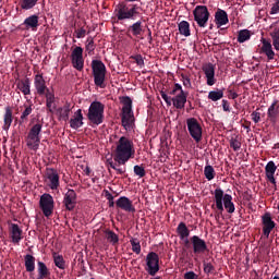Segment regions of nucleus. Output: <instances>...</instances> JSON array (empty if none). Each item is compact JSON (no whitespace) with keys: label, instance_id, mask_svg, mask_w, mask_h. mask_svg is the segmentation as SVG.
Returning a JSON list of instances; mask_svg holds the SVG:
<instances>
[{"label":"nucleus","instance_id":"5","mask_svg":"<svg viewBox=\"0 0 279 279\" xmlns=\"http://www.w3.org/2000/svg\"><path fill=\"white\" fill-rule=\"evenodd\" d=\"M92 73L95 86H98V88H106V73H108V70L101 60L94 59L92 61Z\"/></svg>","mask_w":279,"mask_h":279},{"label":"nucleus","instance_id":"52","mask_svg":"<svg viewBox=\"0 0 279 279\" xmlns=\"http://www.w3.org/2000/svg\"><path fill=\"white\" fill-rule=\"evenodd\" d=\"M178 90L182 93V90L184 89H182V85H180L179 83H175L173 88L168 92V95H177Z\"/></svg>","mask_w":279,"mask_h":279},{"label":"nucleus","instance_id":"44","mask_svg":"<svg viewBox=\"0 0 279 279\" xmlns=\"http://www.w3.org/2000/svg\"><path fill=\"white\" fill-rule=\"evenodd\" d=\"M277 169L276 162L269 161L265 167V173L266 175H276Z\"/></svg>","mask_w":279,"mask_h":279},{"label":"nucleus","instance_id":"64","mask_svg":"<svg viewBox=\"0 0 279 279\" xmlns=\"http://www.w3.org/2000/svg\"><path fill=\"white\" fill-rule=\"evenodd\" d=\"M239 97V94L235 92L231 93V99H236Z\"/></svg>","mask_w":279,"mask_h":279},{"label":"nucleus","instance_id":"11","mask_svg":"<svg viewBox=\"0 0 279 279\" xmlns=\"http://www.w3.org/2000/svg\"><path fill=\"white\" fill-rule=\"evenodd\" d=\"M72 65L76 71H84V49L76 46L71 53Z\"/></svg>","mask_w":279,"mask_h":279},{"label":"nucleus","instance_id":"32","mask_svg":"<svg viewBox=\"0 0 279 279\" xmlns=\"http://www.w3.org/2000/svg\"><path fill=\"white\" fill-rule=\"evenodd\" d=\"M105 239H107L108 243H111V245H118L119 244V235L114 233V231L110 229H105Z\"/></svg>","mask_w":279,"mask_h":279},{"label":"nucleus","instance_id":"53","mask_svg":"<svg viewBox=\"0 0 279 279\" xmlns=\"http://www.w3.org/2000/svg\"><path fill=\"white\" fill-rule=\"evenodd\" d=\"M133 60H135L137 66H141V68L145 66V60L143 59V56L136 54L133 57Z\"/></svg>","mask_w":279,"mask_h":279},{"label":"nucleus","instance_id":"63","mask_svg":"<svg viewBox=\"0 0 279 279\" xmlns=\"http://www.w3.org/2000/svg\"><path fill=\"white\" fill-rule=\"evenodd\" d=\"M268 182H270V184H275L276 186V178L274 177V174H268L266 175Z\"/></svg>","mask_w":279,"mask_h":279},{"label":"nucleus","instance_id":"12","mask_svg":"<svg viewBox=\"0 0 279 279\" xmlns=\"http://www.w3.org/2000/svg\"><path fill=\"white\" fill-rule=\"evenodd\" d=\"M190 241L192 243V250L194 254L199 255L206 254V252H208V244L206 243V240L199 238V235H192Z\"/></svg>","mask_w":279,"mask_h":279},{"label":"nucleus","instance_id":"42","mask_svg":"<svg viewBox=\"0 0 279 279\" xmlns=\"http://www.w3.org/2000/svg\"><path fill=\"white\" fill-rule=\"evenodd\" d=\"M270 37L272 38V47H275L276 51H279V28L270 32Z\"/></svg>","mask_w":279,"mask_h":279},{"label":"nucleus","instance_id":"6","mask_svg":"<svg viewBox=\"0 0 279 279\" xmlns=\"http://www.w3.org/2000/svg\"><path fill=\"white\" fill-rule=\"evenodd\" d=\"M104 110H106V106L101 101H93L87 112L88 121L93 125H101L104 123Z\"/></svg>","mask_w":279,"mask_h":279},{"label":"nucleus","instance_id":"19","mask_svg":"<svg viewBox=\"0 0 279 279\" xmlns=\"http://www.w3.org/2000/svg\"><path fill=\"white\" fill-rule=\"evenodd\" d=\"M278 117H279V100H274V102L269 106L267 111V121L271 123L272 125H276L278 123Z\"/></svg>","mask_w":279,"mask_h":279},{"label":"nucleus","instance_id":"46","mask_svg":"<svg viewBox=\"0 0 279 279\" xmlns=\"http://www.w3.org/2000/svg\"><path fill=\"white\" fill-rule=\"evenodd\" d=\"M131 246H132V252L135 254H141V242L137 239L132 238L130 240Z\"/></svg>","mask_w":279,"mask_h":279},{"label":"nucleus","instance_id":"7","mask_svg":"<svg viewBox=\"0 0 279 279\" xmlns=\"http://www.w3.org/2000/svg\"><path fill=\"white\" fill-rule=\"evenodd\" d=\"M193 16L198 27H207L210 19V11H208V7L206 5H196L193 10Z\"/></svg>","mask_w":279,"mask_h":279},{"label":"nucleus","instance_id":"4","mask_svg":"<svg viewBox=\"0 0 279 279\" xmlns=\"http://www.w3.org/2000/svg\"><path fill=\"white\" fill-rule=\"evenodd\" d=\"M122 114H121V123L124 130H133L134 129V111L132 110V98L130 96H124L121 99Z\"/></svg>","mask_w":279,"mask_h":279},{"label":"nucleus","instance_id":"13","mask_svg":"<svg viewBox=\"0 0 279 279\" xmlns=\"http://www.w3.org/2000/svg\"><path fill=\"white\" fill-rule=\"evenodd\" d=\"M46 179L49 181L48 186L51 191H58V189H60V174L58 173V170L46 168Z\"/></svg>","mask_w":279,"mask_h":279},{"label":"nucleus","instance_id":"29","mask_svg":"<svg viewBox=\"0 0 279 279\" xmlns=\"http://www.w3.org/2000/svg\"><path fill=\"white\" fill-rule=\"evenodd\" d=\"M25 269L28 274H32L36 269V257L34 255L27 254L24 256Z\"/></svg>","mask_w":279,"mask_h":279},{"label":"nucleus","instance_id":"49","mask_svg":"<svg viewBox=\"0 0 279 279\" xmlns=\"http://www.w3.org/2000/svg\"><path fill=\"white\" fill-rule=\"evenodd\" d=\"M85 49L88 53H93V51H95V39L93 37L87 38Z\"/></svg>","mask_w":279,"mask_h":279},{"label":"nucleus","instance_id":"20","mask_svg":"<svg viewBox=\"0 0 279 279\" xmlns=\"http://www.w3.org/2000/svg\"><path fill=\"white\" fill-rule=\"evenodd\" d=\"M260 43H262V47L259 49V53H264L268 60H274L276 52L274 51L271 41L269 39L262 38Z\"/></svg>","mask_w":279,"mask_h":279},{"label":"nucleus","instance_id":"34","mask_svg":"<svg viewBox=\"0 0 279 279\" xmlns=\"http://www.w3.org/2000/svg\"><path fill=\"white\" fill-rule=\"evenodd\" d=\"M46 95V106L49 110V112H53V110L51 108H53V104H56V94H53V92L47 89L45 92Z\"/></svg>","mask_w":279,"mask_h":279},{"label":"nucleus","instance_id":"1","mask_svg":"<svg viewBox=\"0 0 279 279\" xmlns=\"http://www.w3.org/2000/svg\"><path fill=\"white\" fill-rule=\"evenodd\" d=\"M140 0H124L119 2L113 10V16L119 21H136L141 16L143 8L137 3Z\"/></svg>","mask_w":279,"mask_h":279},{"label":"nucleus","instance_id":"61","mask_svg":"<svg viewBox=\"0 0 279 279\" xmlns=\"http://www.w3.org/2000/svg\"><path fill=\"white\" fill-rule=\"evenodd\" d=\"M222 109L225 112H230V102L226 99L222 100Z\"/></svg>","mask_w":279,"mask_h":279},{"label":"nucleus","instance_id":"38","mask_svg":"<svg viewBox=\"0 0 279 279\" xmlns=\"http://www.w3.org/2000/svg\"><path fill=\"white\" fill-rule=\"evenodd\" d=\"M12 109L10 107L5 108V113H4V125L3 130H10V125H12Z\"/></svg>","mask_w":279,"mask_h":279},{"label":"nucleus","instance_id":"37","mask_svg":"<svg viewBox=\"0 0 279 279\" xmlns=\"http://www.w3.org/2000/svg\"><path fill=\"white\" fill-rule=\"evenodd\" d=\"M52 258L58 269H66V262H64V257L62 255H58V253H53Z\"/></svg>","mask_w":279,"mask_h":279},{"label":"nucleus","instance_id":"57","mask_svg":"<svg viewBox=\"0 0 279 279\" xmlns=\"http://www.w3.org/2000/svg\"><path fill=\"white\" fill-rule=\"evenodd\" d=\"M160 95H161V98L163 99V101H166L167 106H171V101H172V98L169 97V95H167V93L165 92H160Z\"/></svg>","mask_w":279,"mask_h":279},{"label":"nucleus","instance_id":"27","mask_svg":"<svg viewBox=\"0 0 279 279\" xmlns=\"http://www.w3.org/2000/svg\"><path fill=\"white\" fill-rule=\"evenodd\" d=\"M74 114L75 118L70 120V128H72V130H80V128L84 125V114H82V109H77Z\"/></svg>","mask_w":279,"mask_h":279},{"label":"nucleus","instance_id":"59","mask_svg":"<svg viewBox=\"0 0 279 279\" xmlns=\"http://www.w3.org/2000/svg\"><path fill=\"white\" fill-rule=\"evenodd\" d=\"M75 34L76 38H84L86 36V31L84 29V27H81L75 31Z\"/></svg>","mask_w":279,"mask_h":279},{"label":"nucleus","instance_id":"9","mask_svg":"<svg viewBox=\"0 0 279 279\" xmlns=\"http://www.w3.org/2000/svg\"><path fill=\"white\" fill-rule=\"evenodd\" d=\"M187 131L190 136L194 138L195 143L202 142V124L195 118H189L186 120Z\"/></svg>","mask_w":279,"mask_h":279},{"label":"nucleus","instance_id":"39","mask_svg":"<svg viewBox=\"0 0 279 279\" xmlns=\"http://www.w3.org/2000/svg\"><path fill=\"white\" fill-rule=\"evenodd\" d=\"M119 162H113L112 159H107V167L117 171L118 175H123L125 173V168H119Z\"/></svg>","mask_w":279,"mask_h":279},{"label":"nucleus","instance_id":"35","mask_svg":"<svg viewBox=\"0 0 279 279\" xmlns=\"http://www.w3.org/2000/svg\"><path fill=\"white\" fill-rule=\"evenodd\" d=\"M179 33L181 36L189 38L191 36V24L187 21H181L179 23Z\"/></svg>","mask_w":279,"mask_h":279},{"label":"nucleus","instance_id":"55","mask_svg":"<svg viewBox=\"0 0 279 279\" xmlns=\"http://www.w3.org/2000/svg\"><path fill=\"white\" fill-rule=\"evenodd\" d=\"M70 112H71V108L69 107H64V109L61 110L60 116L62 117L63 121H68Z\"/></svg>","mask_w":279,"mask_h":279},{"label":"nucleus","instance_id":"8","mask_svg":"<svg viewBox=\"0 0 279 279\" xmlns=\"http://www.w3.org/2000/svg\"><path fill=\"white\" fill-rule=\"evenodd\" d=\"M53 196L51 194L45 193L40 196L39 208L44 213L45 217H51L53 215L54 208Z\"/></svg>","mask_w":279,"mask_h":279},{"label":"nucleus","instance_id":"58","mask_svg":"<svg viewBox=\"0 0 279 279\" xmlns=\"http://www.w3.org/2000/svg\"><path fill=\"white\" fill-rule=\"evenodd\" d=\"M184 279H199V276L194 271H187L184 274Z\"/></svg>","mask_w":279,"mask_h":279},{"label":"nucleus","instance_id":"47","mask_svg":"<svg viewBox=\"0 0 279 279\" xmlns=\"http://www.w3.org/2000/svg\"><path fill=\"white\" fill-rule=\"evenodd\" d=\"M204 272L205 274H215V265H213V262H203Z\"/></svg>","mask_w":279,"mask_h":279},{"label":"nucleus","instance_id":"26","mask_svg":"<svg viewBox=\"0 0 279 279\" xmlns=\"http://www.w3.org/2000/svg\"><path fill=\"white\" fill-rule=\"evenodd\" d=\"M39 17L38 15L34 14V15H29L28 17H26L24 20V27L25 29H31L32 32H37L38 31V26L40 25L38 23Z\"/></svg>","mask_w":279,"mask_h":279},{"label":"nucleus","instance_id":"45","mask_svg":"<svg viewBox=\"0 0 279 279\" xmlns=\"http://www.w3.org/2000/svg\"><path fill=\"white\" fill-rule=\"evenodd\" d=\"M204 175L208 181L215 180V168L210 165L206 166L204 169Z\"/></svg>","mask_w":279,"mask_h":279},{"label":"nucleus","instance_id":"33","mask_svg":"<svg viewBox=\"0 0 279 279\" xmlns=\"http://www.w3.org/2000/svg\"><path fill=\"white\" fill-rule=\"evenodd\" d=\"M34 105H24V111L22 112L20 117V125H23V123H27L29 114L34 112Z\"/></svg>","mask_w":279,"mask_h":279},{"label":"nucleus","instance_id":"36","mask_svg":"<svg viewBox=\"0 0 279 279\" xmlns=\"http://www.w3.org/2000/svg\"><path fill=\"white\" fill-rule=\"evenodd\" d=\"M252 38V31L241 29L238 32V43L243 44L247 43Z\"/></svg>","mask_w":279,"mask_h":279},{"label":"nucleus","instance_id":"41","mask_svg":"<svg viewBox=\"0 0 279 279\" xmlns=\"http://www.w3.org/2000/svg\"><path fill=\"white\" fill-rule=\"evenodd\" d=\"M208 99H210L211 101H219V99H223V89L209 92Z\"/></svg>","mask_w":279,"mask_h":279},{"label":"nucleus","instance_id":"62","mask_svg":"<svg viewBox=\"0 0 279 279\" xmlns=\"http://www.w3.org/2000/svg\"><path fill=\"white\" fill-rule=\"evenodd\" d=\"M180 240L183 241L184 247H186V248L191 247V245H192L191 239H189V238H181Z\"/></svg>","mask_w":279,"mask_h":279},{"label":"nucleus","instance_id":"18","mask_svg":"<svg viewBox=\"0 0 279 279\" xmlns=\"http://www.w3.org/2000/svg\"><path fill=\"white\" fill-rule=\"evenodd\" d=\"M203 73L207 80V86H215L217 78H215V64L206 63L203 65Z\"/></svg>","mask_w":279,"mask_h":279},{"label":"nucleus","instance_id":"54","mask_svg":"<svg viewBox=\"0 0 279 279\" xmlns=\"http://www.w3.org/2000/svg\"><path fill=\"white\" fill-rule=\"evenodd\" d=\"M269 14H279V0H275V3L272 4Z\"/></svg>","mask_w":279,"mask_h":279},{"label":"nucleus","instance_id":"22","mask_svg":"<svg viewBox=\"0 0 279 279\" xmlns=\"http://www.w3.org/2000/svg\"><path fill=\"white\" fill-rule=\"evenodd\" d=\"M10 235L12 239V243L19 245V243L23 241V229H21V227H19V225L16 223H11Z\"/></svg>","mask_w":279,"mask_h":279},{"label":"nucleus","instance_id":"3","mask_svg":"<svg viewBox=\"0 0 279 279\" xmlns=\"http://www.w3.org/2000/svg\"><path fill=\"white\" fill-rule=\"evenodd\" d=\"M214 202L215 205H211V208H217V210L221 214L223 213V207L229 213V215H232L236 208L234 207V203L232 202V195L226 194L221 187H218L214 191Z\"/></svg>","mask_w":279,"mask_h":279},{"label":"nucleus","instance_id":"10","mask_svg":"<svg viewBox=\"0 0 279 279\" xmlns=\"http://www.w3.org/2000/svg\"><path fill=\"white\" fill-rule=\"evenodd\" d=\"M146 271L149 276H155L157 271H160V257L155 253L150 252L146 256Z\"/></svg>","mask_w":279,"mask_h":279},{"label":"nucleus","instance_id":"40","mask_svg":"<svg viewBox=\"0 0 279 279\" xmlns=\"http://www.w3.org/2000/svg\"><path fill=\"white\" fill-rule=\"evenodd\" d=\"M40 132H43V124L36 123L31 128L28 136H35L37 138H40Z\"/></svg>","mask_w":279,"mask_h":279},{"label":"nucleus","instance_id":"2","mask_svg":"<svg viewBox=\"0 0 279 279\" xmlns=\"http://www.w3.org/2000/svg\"><path fill=\"white\" fill-rule=\"evenodd\" d=\"M136 155V149L134 148V141L126 136H121L118 142H116V149L113 151V160L118 165H125L131 158Z\"/></svg>","mask_w":279,"mask_h":279},{"label":"nucleus","instance_id":"30","mask_svg":"<svg viewBox=\"0 0 279 279\" xmlns=\"http://www.w3.org/2000/svg\"><path fill=\"white\" fill-rule=\"evenodd\" d=\"M26 145L28 149H32L33 151H38V147H40V137L27 135Z\"/></svg>","mask_w":279,"mask_h":279},{"label":"nucleus","instance_id":"24","mask_svg":"<svg viewBox=\"0 0 279 279\" xmlns=\"http://www.w3.org/2000/svg\"><path fill=\"white\" fill-rule=\"evenodd\" d=\"M34 86L39 95H45L46 90H49V88H47V82L45 81L43 74L35 75Z\"/></svg>","mask_w":279,"mask_h":279},{"label":"nucleus","instance_id":"43","mask_svg":"<svg viewBox=\"0 0 279 279\" xmlns=\"http://www.w3.org/2000/svg\"><path fill=\"white\" fill-rule=\"evenodd\" d=\"M36 3H38V0H21L20 5L22 10H32Z\"/></svg>","mask_w":279,"mask_h":279},{"label":"nucleus","instance_id":"21","mask_svg":"<svg viewBox=\"0 0 279 279\" xmlns=\"http://www.w3.org/2000/svg\"><path fill=\"white\" fill-rule=\"evenodd\" d=\"M16 88L17 90H21V93L25 96L32 95V82L29 78H16L15 80Z\"/></svg>","mask_w":279,"mask_h":279},{"label":"nucleus","instance_id":"23","mask_svg":"<svg viewBox=\"0 0 279 279\" xmlns=\"http://www.w3.org/2000/svg\"><path fill=\"white\" fill-rule=\"evenodd\" d=\"M189 94L184 90H181L180 94L174 96L171 100V104L173 105L177 110H183L184 106H186V97Z\"/></svg>","mask_w":279,"mask_h":279},{"label":"nucleus","instance_id":"50","mask_svg":"<svg viewBox=\"0 0 279 279\" xmlns=\"http://www.w3.org/2000/svg\"><path fill=\"white\" fill-rule=\"evenodd\" d=\"M105 197L109 202V208H114V196H112L108 190H105Z\"/></svg>","mask_w":279,"mask_h":279},{"label":"nucleus","instance_id":"16","mask_svg":"<svg viewBox=\"0 0 279 279\" xmlns=\"http://www.w3.org/2000/svg\"><path fill=\"white\" fill-rule=\"evenodd\" d=\"M145 31L143 29V21L138 20L136 22H134L133 24L129 25L126 27V33L125 35L129 38H132V36H134V38H140V36L144 33Z\"/></svg>","mask_w":279,"mask_h":279},{"label":"nucleus","instance_id":"48","mask_svg":"<svg viewBox=\"0 0 279 279\" xmlns=\"http://www.w3.org/2000/svg\"><path fill=\"white\" fill-rule=\"evenodd\" d=\"M133 171L138 178H145V175L147 174V172L145 171V167L140 165L134 166Z\"/></svg>","mask_w":279,"mask_h":279},{"label":"nucleus","instance_id":"28","mask_svg":"<svg viewBox=\"0 0 279 279\" xmlns=\"http://www.w3.org/2000/svg\"><path fill=\"white\" fill-rule=\"evenodd\" d=\"M37 274L38 276L36 279H47L49 276H51V271H49L47 264L44 262L37 263Z\"/></svg>","mask_w":279,"mask_h":279},{"label":"nucleus","instance_id":"14","mask_svg":"<svg viewBox=\"0 0 279 279\" xmlns=\"http://www.w3.org/2000/svg\"><path fill=\"white\" fill-rule=\"evenodd\" d=\"M63 205L65 210L70 213L75 210V206H77V193H75V190H68L63 196Z\"/></svg>","mask_w":279,"mask_h":279},{"label":"nucleus","instance_id":"15","mask_svg":"<svg viewBox=\"0 0 279 279\" xmlns=\"http://www.w3.org/2000/svg\"><path fill=\"white\" fill-rule=\"evenodd\" d=\"M262 226L264 236H266V239H269V234H271V231L274 230V228H276V222L271 218L270 213H265L262 216Z\"/></svg>","mask_w":279,"mask_h":279},{"label":"nucleus","instance_id":"60","mask_svg":"<svg viewBox=\"0 0 279 279\" xmlns=\"http://www.w3.org/2000/svg\"><path fill=\"white\" fill-rule=\"evenodd\" d=\"M183 78V86H185V88H191V78H189V76H182Z\"/></svg>","mask_w":279,"mask_h":279},{"label":"nucleus","instance_id":"31","mask_svg":"<svg viewBox=\"0 0 279 279\" xmlns=\"http://www.w3.org/2000/svg\"><path fill=\"white\" fill-rule=\"evenodd\" d=\"M177 234H179V239H189L191 230H189L185 222H180L177 227Z\"/></svg>","mask_w":279,"mask_h":279},{"label":"nucleus","instance_id":"25","mask_svg":"<svg viewBox=\"0 0 279 279\" xmlns=\"http://www.w3.org/2000/svg\"><path fill=\"white\" fill-rule=\"evenodd\" d=\"M215 23L217 27H223V25H228L230 20L228 19V12L222 9H218L215 13Z\"/></svg>","mask_w":279,"mask_h":279},{"label":"nucleus","instance_id":"51","mask_svg":"<svg viewBox=\"0 0 279 279\" xmlns=\"http://www.w3.org/2000/svg\"><path fill=\"white\" fill-rule=\"evenodd\" d=\"M230 147L233 148V151H239V149H241V142H239V140L232 138L230 141Z\"/></svg>","mask_w":279,"mask_h":279},{"label":"nucleus","instance_id":"17","mask_svg":"<svg viewBox=\"0 0 279 279\" xmlns=\"http://www.w3.org/2000/svg\"><path fill=\"white\" fill-rule=\"evenodd\" d=\"M116 208L124 210V213H136L134 204L128 198V196H121L119 199H117Z\"/></svg>","mask_w":279,"mask_h":279},{"label":"nucleus","instance_id":"56","mask_svg":"<svg viewBox=\"0 0 279 279\" xmlns=\"http://www.w3.org/2000/svg\"><path fill=\"white\" fill-rule=\"evenodd\" d=\"M251 117H252V121H254V123H260V112L253 111L251 113Z\"/></svg>","mask_w":279,"mask_h":279}]
</instances>
